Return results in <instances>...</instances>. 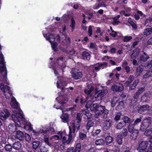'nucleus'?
<instances>
[{
    "instance_id": "1",
    "label": "nucleus",
    "mask_w": 152,
    "mask_h": 152,
    "mask_svg": "<svg viewBox=\"0 0 152 152\" xmlns=\"http://www.w3.org/2000/svg\"><path fill=\"white\" fill-rule=\"evenodd\" d=\"M11 104L12 107V110L14 114L12 115L11 119L16 123L18 126H20L21 123L24 125H26V122L25 118L24 117L23 112L18 107V102L13 96H12L11 99Z\"/></svg>"
},
{
    "instance_id": "2",
    "label": "nucleus",
    "mask_w": 152,
    "mask_h": 152,
    "mask_svg": "<svg viewBox=\"0 0 152 152\" xmlns=\"http://www.w3.org/2000/svg\"><path fill=\"white\" fill-rule=\"evenodd\" d=\"M151 119L150 117H148L144 119L141 122L140 130L142 131H145L150 125L151 123Z\"/></svg>"
},
{
    "instance_id": "3",
    "label": "nucleus",
    "mask_w": 152,
    "mask_h": 152,
    "mask_svg": "<svg viewBox=\"0 0 152 152\" xmlns=\"http://www.w3.org/2000/svg\"><path fill=\"white\" fill-rule=\"evenodd\" d=\"M70 73L72 77L75 80L80 79L83 76L82 72L79 70L75 68L72 69Z\"/></svg>"
},
{
    "instance_id": "4",
    "label": "nucleus",
    "mask_w": 152,
    "mask_h": 152,
    "mask_svg": "<svg viewBox=\"0 0 152 152\" xmlns=\"http://www.w3.org/2000/svg\"><path fill=\"white\" fill-rule=\"evenodd\" d=\"M70 126H69V132L71 134L73 133L75 134L76 130H79L80 128V124H78L77 125V123L75 121H73L70 123Z\"/></svg>"
},
{
    "instance_id": "5",
    "label": "nucleus",
    "mask_w": 152,
    "mask_h": 152,
    "mask_svg": "<svg viewBox=\"0 0 152 152\" xmlns=\"http://www.w3.org/2000/svg\"><path fill=\"white\" fill-rule=\"evenodd\" d=\"M107 93V90L106 89L99 91L96 92L94 95V97L95 98L98 99V100L101 99L102 98L105 96Z\"/></svg>"
},
{
    "instance_id": "6",
    "label": "nucleus",
    "mask_w": 152,
    "mask_h": 152,
    "mask_svg": "<svg viewBox=\"0 0 152 152\" xmlns=\"http://www.w3.org/2000/svg\"><path fill=\"white\" fill-rule=\"evenodd\" d=\"M74 135L69 132V134L66 136H64L62 138V142L64 143L69 144L71 142H72V139Z\"/></svg>"
},
{
    "instance_id": "7",
    "label": "nucleus",
    "mask_w": 152,
    "mask_h": 152,
    "mask_svg": "<svg viewBox=\"0 0 152 152\" xmlns=\"http://www.w3.org/2000/svg\"><path fill=\"white\" fill-rule=\"evenodd\" d=\"M124 89V87L122 84L117 83L113 86L111 87V89L113 91H115L117 92H120Z\"/></svg>"
},
{
    "instance_id": "8",
    "label": "nucleus",
    "mask_w": 152,
    "mask_h": 152,
    "mask_svg": "<svg viewBox=\"0 0 152 152\" xmlns=\"http://www.w3.org/2000/svg\"><path fill=\"white\" fill-rule=\"evenodd\" d=\"M112 121V120L107 119L104 120L103 123V129L104 131H106L111 127Z\"/></svg>"
},
{
    "instance_id": "9",
    "label": "nucleus",
    "mask_w": 152,
    "mask_h": 152,
    "mask_svg": "<svg viewBox=\"0 0 152 152\" xmlns=\"http://www.w3.org/2000/svg\"><path fill=\"white\" fill-rule=\"evenodd\" d=\"M104 106L98 104L97 109L95 112V113L98 115L102 114L106 110Z\"/></svg>"
},
{
    "instance_id": "10",
    "label": "nucleus",
    "mask_w": 152,
    "mask_h": 152,
    "mask_svg": "<svg viewBox=\"0 0 152 152\" xmlns=\"http://www.w3.org/2000/svg\"><path fill=\"white\" fill-rule=\"evenodd\" d=\"M10 115L9 111L7 109L4 110L3 112L0 114V118L3 121L5 120Z\"/></svg>"
},
{
    "instance_id": "11",
    "label": "nucleus",
    "mask_w": 152,
    "mask_h": 152,
    "mask_svg": "<svg viewBox=\"0 0 152 152\" xmlns=\"http://www.w3.org/2000/svg\"><path fill=\"white\" fill-rule=\"evenodd\" d=\"M148 145V142L147 141H143L141 139L139 140L138 142V148L146 149Z\"/></svg>"
},
{
    "instance_id": "12",
    "label": "nucleus",
    "mask_w": 152,
    "mask_h": 152,
    "mask_svg": "<svg viewBox=\"0 0 152 152\" xmlns=\"http://www.w3.org/2000/svg\"><path fill=\"white\" fill-rule=\"evenodd\" d=\"M139 131L138 129H134V130L131 133L130 135V138L133 140H135L139 134Z\"/></svg>"
},
{
    "instance_id": "13",
    "label": "nucleus",
    "mask_w": 152,
    "mask_h": 152,
    "mask_svg": "<svg viewBox=\"0 0 152 152\" xmlns=\"http://www.w3.org/2000/svg\"><path fill=\"white\" fill-rule=\"evenodd\" d=\"M67 84V83L65 81H63L61 82V81H60L59 82L57 81V87L58 88H61V91L63 93L64 92L63 89L64 87Z\"/></svg>"
},
{
    "instance_id": "14",
    "label": "nucleus",
    "mask_w": 152,
    "mask_h": 152,
    "mask_svg": "<svg viewBox=\"0 0 152 152\" xmlns=\"http://www.w3.org/2000/svg\"><path fill=\"white\" fill-rule=\"evenodd\" d=\"M123 137L122 134H117L115 135V141L119 145H121L123 142Z\"/></svg>"
},
{
    "instance_id": "15",
    "label": "nucleus",
    "mask_w": 152,
    "mask_h": 152,
    "mask_svg": "<svg viewBox=\"0 0 152 152\" xmlns=\"http://www.w3.org/2000/svg\"><path fill=\"white\" fill-rule=\"evenodd\" d=\"M15 137L20 140H23L24 138V135L23 132L20 131H18L16 132Z\"/></svg>"
},
{
    "instance_id": "16",
    "label": "nucleus",
    "mask_w": 152,
    "mask_h": 152,
    "mask_svg": "<svg viewBox=\"0 0 152 152\" xmlns=\"http://www.w3.org/2000/svg\"><path fill=\"white\" fill-rule=\"evenodd\" d=\"M122 66L127 73H128L131 71L130 67L128 66L127 62L126 60H124L123 62Z\"/></svg>"
},
{
    "instance_id": "17",
    "label": "nucleus",
    "mask_w": 152,
    "mask_h": 152,
    "mask_svg": "<svg viewBox=\"0 0 152 152\" xmlns=\"http://www.w3.org/2000/svg\"><path fill=\"white\" fill-rule=\"evenodd\" d=\"M149 106L148 104L143 105L141 106L138 110V112L140 113H142L144 111L149 109Z\"/></svg>"
},
{
    "instance_id": "18",
    "label": "nucleus",
    "mask_w": 152,
    "mask_h": 152,
    "mask_svg": "<svg viewBox=\"0 0 152 152\" xmlns=\"http://www.w3.org/2000/svg\"><path fill=\"white\" fill-rule=\"evenodd\" d=\"M8 128L11 133H13L17 130V127L15 124H10L8 125Z\"/></svg>"
},
{
    "instance_id": "19",
    "label": "nucleus",
    "mask_w": 152,
    "mask_h": 152,
    "mask_svg": "<svg viewBox=\"0 0 152 152\" xmlns=\"http://www.w3.org/2000/svg\"><path fill=\"white\" fill-rule=\"evenodd\" d=\"M3 92L5 96L7 94H9V96L10 97H11L12 95L10 87L7 86H5V89H4Z\"/></svg>"
},
{
    "instance_id": "20",
    "label": "nucleus",
    "mask_w": 152,
    "mask_h": 152,
    "mask_svg": "<svg viewBox=\"0 0 152 152\" xmlns=\"http://www.w3.org/2000/svg\"><path fill=\"white\" fill-rule=\"evenodd\" d=\"M149 58V57L146 54V53L144 52L143 54H142L140 58V61L142 62L146 61Z\"/></svg>"
},
{
    "instance_id": "21",
    "label": "nucleus",
    "mask_w": 152,
    "mask_h": 152,
    "mask_svg": "<svg viewBox=\"0 0 152 152\" xmlns=\"http://www.w3.org/2000/svg\"><path fill=\"white\" fill-rule=\"evenodd\" d=\"M121 119L123 121L125 125L126 124H129L131 122H132L133 121V120H132L129 117L126 116H124L121 118Z\"/></svg>"
},
{
    "instance_id": "22",
    "label": "nucleus",
    "mask_w": 152,
    "mask_h": 152,
    "mask_svg": "<svg viewBox=\"0 0 152 152\" xmlns=\"http://www.w3.org/2000/svg\"><path fill=\"white\" fill-rule=\"evenodd\" d=\"M61 109L62 110V112L63 113V114L61 116V118L63 122L65 123L69 121V115L66 113H63V111L61 108Z\"/></svg>"
},
{
    "instance_id": "23",
    "label": "nucleus",
    "mask_w": 152,
    "mask_h": 152,
    "mask_svg": "<svg viewBox=\"0 0 152 152\" xmlns=\"http://www.w3.org/2000/svg\"><path fill=\"white\" fill-rule=\"evenodd\" d=\"M140 49L139 48L136 49L131 55V58L133 59L136 58L139 55Z\"/></svg>"
},
{
    "instance_id": "24",
    "label": "nucleus",
    "mask_w": 152,
    "mask_h": 152,
    "mask_svg": "<svg viewBox=\"0 0 152 152\" xmlns=\"http://www.w3.org/2000/svg\"><path fill=\"white\" fill-rule=\"evenodd\" d=\"M139 80L138 79H136L135 80L133 83L129 86V90H132L134 89L136 86L139 83Z\"/></svg>"
},
{
    "instance_id": "25",
    "label": "nucleus",
    "mask_w": 152,
    "mask_h": 152,
    "mask_svg": "<svg viewBox=\"0 0 152 152\" xmlns=\"http://www.w3.org/2000/svg\"><path fill=\"white\" fill-rule=\"evenodd\" d=\"M32 148L34 150L37 149L40 144V142L38 140H35L32 142Z\"/></svg>"
},
{
    "instance_id": "26",
    "label": "nucleus",
    "mask_w": 152,
    "mask_h": 152,
    "mask_svg": "<svg viewBox=\"0 0 152 152\" xmlns=\"http://www.w3.org/2000/svg\"><path fill=\"white\" fill-rule=\"evenodd\" d=\"M12 147L16 150H19L21 148V144L20 142H15L13 144Z\"/></svg>"
},
{
    "instance_id": "27",
    "label": "nucleus",
    "mask_w": 152,
    "mask_h": 152,
    "mask_svg": "<svg viewBox=\"0 0 152 152\" xmlns=\"http://www.w3.org/2000/svg\"><path fill=\"white\" fill-rule=\"evenodd\" d=\"M82 58L83 59L89 60L90 58V55L88 52L84 51L82 54Z\"/></svg>"
},
{
    "instance_id": "28",
    "label": "nucleus",
    "mask_w": 152,
    "mask_h": 152,
    "mask_svg": "<svg viewBox=\"0 0 152 152\" xmlns=\"http://www.w3.org/2000/svg\"><path fill=\"white\" fill-rule=\"evenodd\" d=\"M148 94H144L141 98V101L142 102L148 103L149 101V98L147 96Z\"/></svg>"
},
{
    "instance_id": "29",
    "label": "nucleus",
    "mask_w": 152,
    "mask_h": 152,
    "mask_svg": "<svg viewBox=\"0 0 152 152\" xmlns=\"http://www.w3.org/2000/svg\"><path fill=\"white\" fill-rule=\"evenodd\" d=\"M152 76V69L148 70L142 77L143 79H147L150 77Z\"/></svg>"
},
{
    "instance_id": "30",
    "label": "nucleus",
    "mask_w": 152,
    "mask_h": 152,
    "mask_svg": "<svg viewBox=\"0 0 152 152\" xmlns=\"http://www.w3.org/2000/svg\"><path fill=\"white\" fill-rule=\"evenodd\" d=\"M135 125H134V124H132V122H130L129 123V125L128 126L127 129L128 132L129 133H131L132 131L134 130V128Z\"/></svg>"
},
{
    "instance_id": "31",
    "label": "nucleus",
    "mask_w": 152,
    "mask_h": 152,
    "mask_svg": "<svg viewBox=\"0 0 152 152\" xmlns=\"http://www.w3.org/2000/svg\"><path fill=\"white\" fill-rule=\"evenodd\" d=\"M82 115L81 113H77L76 117V120H77V121L76 122L77 123V124H80L82 121ZM77 125H78L77 124Z\"/></svg>"
},
{
    "instance_id": "32",
    "label": "nucleus",
    "mask_w": 152,
    "mask_h": 152,
    "mask_svg": "<svg viewBox=\"0 0 152 152\" xmlns=\"http://www.w3.org/2000/svg\"><path fill=\"white\" fill-rule=\"evenodd\" d=\"M94 124V121L92 120H89L87 124L86 128L87 130H88L90 128L93 126Z\"/></svg>"
},
{
    "instance_id": "33",
    "label": "nucleus",
    "mask_w": 152,
    "mask_h": 152,
    "mask_svg": "<svg viewBox=\"0 0 152 152\" xmlns=\"http://www.w3.org/2000/svg\"><path fill=\"white\" fill-rule=\"evenodd\" d=\"M95 143L96 145H102L104 144V142L103 139H100L96 140Z\"/></svg>"
},
{
    "instance_id": "34",
    "label": "nucleus",
    "mask_w": 152,
    "mask_h": 152,
    "mask_svg": "<svg viewBox=\"0 0 152 152\" xmlns=\"http://www.w3.org/2000/svg\"><path fill=\"white\" fill-rule=\"evenodd\" d=\"M50 42L51 44L52 48L55 51H56L57 50V43L55 42H52L51 41H50Z\"/></svg>"
},
{
    "instance_id": "35",
    "label": "nucleus",
    "mask_w": 152,
    "mask_h": 152,
    "mask_svg": "<svg viewBox=\"0 0 152 152\" xmlns=\"http://www.w3.org/2000/svg\"><path fill=\"white\" fill-rule=\"evenodd\" d=\"M125 126L126 125L124 124V123L122 122H120L117 124L115 127L117 129H121Z\"/></svg>"
},
{
    "instance_id": "36",
    "label": "nucleus",
    "mask_w": 152,
    "mask_h": 152,
    "mask_svg": "<svg viewBox=\"0 0 152 152\" xmlns=\"http://www.w3.org/2000/svg\"><path fill=\"white\" fill-rule=\"evenodd\" d=\"M137 102L136 100H134V99H132L131 102L129 103V107L134 109L137 107L136 103Z\"/></svg>"
},
{
    "instance_id": "37",
    "label": "nucleus",
    "mask_w": 152,
    "mask_h": 152,
    "mask_svg": "<svg viewBox=\"0 0 152 152\" xmlns=\"http://www.w3.org/2000/svg\"><path fill=\"white\" fill-rule=\"evenodd\" d=\"M81 148V145L80 143H77L74 149V152H80Z\"/></svg>"
},
{
    "instance_id": "38",
    "label": "nucleus",
    "mask_w": 152,
    "mask_h": 152,
    "mask_svg": "<svg viewBox=\"0 0 152 152\" xmlns=\"http://www.w3.org/2000/svg\"><path fill=\"white\" fill-rule=\"evenodd\" d=\"M93 90L94 87L91 86L90 88H87L85 89L84 90V91L86 94H87V95H88Z\"/></svg>"
},
{
    "instance_id": "39",
    "label": "nucleus",
    "mask_w": 152,
    "mask_h": 152,
    "mask_svg": "<svg viewBox=\"0 0 152 152\" xmlns=\"http://www.w3.org/2000/svg\"><path fill=\"white\" fill-rule=\"evenodd\" d=\"M33 133H35V134L38 135L40 133L43 134H46L47 131L46 130H44L43 129H40L38 132H36L33 130H32Z\"/></svg>"
},
{
    "instance_id": "40",
    "label": "nucleus",
    "mask_w": 152,
    "mask_h": 152,
    "mask_svg": "<svg viewBox=\"0 0 152 152\" xmlns=\"http://www.w3.org/2000/svg\"><path fill=\"white\" fill-rule=\"evenodd\" d=\"M98 105V104L97 103L93 104L90 108V110L91 111H94L95 112L97 107Z\"/></svg>"
},
{
    "instance_id": "41",
    "label": "nucleus",
    "mask_w": 152,
    "mask_h": 152,
    "mask_svg": "<svg viewBox=\"0 0 152 152\" xmlns=\"http://www.w3.org/2000/svg\"><path fill=\"white\" fill-rule=\"evenodd\" d=\"M102 6H104V7H106V5L104 2L99 3L98 5L96 4L93 8L94 9H97L99 8L100 7Z\"/></svg>"
},
{
    "instance_id": "42",
    "label": "nucleus",
    "mask_w": 152,
    "mask_h": 152,
    "mask_svg": "<svg viewBox=\"0 0 152 152\" xmlns=\"http://www.w3.org/2000/svg\"><path fill=\"white\" fill-rule=\"evenodd\" d=\"M143 70V66H140L137 69V75H140Z\"/></svg>"
},
{
    "instance_id": "43",
    "label": "nucleus",
    "mask_w": 152,
    "mask_h": 152,
    "mask_svg": "<svg viewBox=\"0 0 152 152\" xmlns=\"http://www.w3.org/2000/svg\"><path fill=\"white\" fill-rule=\"evenodd\" d=\"M127 129L125 128H124L121 131L122 134L123 135V137H126L128 134V132Z\"/></svg>"
},
{
    "instance_id": "44",
    "label": "nucleus",
    "mask_w": 152,
    "mask_h": 152,
    "mask_svg": "<svg viewBox=\"0 0 152 152\" xmlns=\"http://www.w3.org/2000/svg\"><path fill=\"white\" fill-rule=\"evenodd\" d=\"M105 140L107 143H110L112 142L113 138L111 136H108L106 137Z\"/></svg>"
},
{
    "instance_id": "45",
    "label": "nucleus",
    "mask_w": 152,
    "mask_h": 152,
    "mask_svg": "<svg viewBox=\"0 0 152 152\" xmlns=\"http://www.w3.org/2000/svg\"><path fill=\"white\" fill-rule=\"evenodd\" d=\"M152 133V129H147L144 132V134L147 136H150Z\"/></svg>"
},
{
    "instance_id": "46",
    "label": "nucleus",
    "mask_w": 152,
    "mask_h": 152,
    "mask_svg": "<svg viewBox=\"0 0 152 152\" xmlns=\"http://www.w3.org/2000/svg\"><path fill=\"white\" fill-rule=\"evenodd\" d=\"M124 107V104L123 101L119 102V104L117 105V108L118 109H121Z\"/></svg>"
},
{
    "instance_id": "47",
    "label": "nucleus",
    "mask_w": 152,
    "mask_h": 152,
    "mask_svg": "<svg viewBox=\"0 0 152 152\" xmlns=\"http://www.w3.org/2000/svg\"><path fill=\"white\" fill-rule=\"evenodd\" d=\"M121 115L122 113L121 112L118 113L114 118V120L115 121H118L120 120Z\"/></svg>"
},
{
    "instance_id": "48",
    "label": "nucleus",
    "mask_w": 152,
    "mask_h": 152,
    "mask_svg": "<svg viewBox=\"0 0 152 152\" xmlns=\"http://www.w3.org/2000/svg\"><path fill=\"white\" fill-rule=\"evenodd\" d=\"M4 148L6 151H11L12 149V146L9 144H7L5 145Z\"/></svg>"
},
{
    "instance_id": "49",
    "label": "nucleus",
    "mask_w": 152,
    "mask_h": 152,
    "mask_svg": "<svg viewBox=\"0 0 152 152\" xmlns=\"http://www.w3.org/2000/svg\"><path fill=\"white\" fill-rule=\"evenodd\" d=\"M41 152H47L48 151V149L45 146H39Z\"/></svg>"
},
{
    "instance_id": "50",
    "label": "nucleus",
    "mask_w": 152,
    "mask_h": 152,
    "mask_svg": "<svg viewBox=\"0 0 152 152\" xmlns=\"http://www.w3.org/2000/svg\"><path fill=\"white\" fill-rule=\"evenodd\" d=\"M79 137L82 140H84L86 138V134L82 132H80L79 133Z\"/></svg>"
},
{
    "instance_id": "51",
    "label": "nucleus",
    "mask_w": 152,
    "mask_h": 152,
    "mask_svg": "<svg viewBox=\"0 0 152 152\" xmlns=\"http://www.w3.org/2000/svg\"><path fill=\"white\" fill-rule=\"evenodd\" d=\"M44 141L48 145L51 146V144L49 141V138L47 136H45L44 137Z\"/></svg>"
},
{
    "instance_id": "52",
    "label": "nucleus",
    "mask_w": 152,
    "mask_h": 152,
    "mask_svg": "<svg viewBox=\"0 0 152 152\" xmlns=\"http://www.w3.org/2000/svg\"><path fill=\"white\" fill-rule=\"evenodd\" d=\"M93 103V102L91 100H89L87 102L86 105V107L88 109L90 108L92 105Z\"/></svg>"
},
{
    "instance_id": "53",
    "label": "nucleus",
    "mask_w": 152,
    "mask_h": 152,
    "mask_svg": "<svg viewBox=\"0 0 152 152\" xmlns=\"http://www.w3.org/2000/svg\"><path fill=\"white\" fill-rule=\"evenodd\" d=\"M142 117H140L139 118H137L134 121V125H136L138 123L142 121Z\"/></svg>"
},
{
    "instance_id": "54",
    "label": "nucleus",
    "mask_w": 152,
    "mask_h": 152,
    "mask_svg": "<svg viewBox=\"0 0 152 152\" xmlns=\"http://www.w3.org/2000/svg\"><path fill=\"white\" fill-rule=\"evenodd\" d=\"M143 34L146 36H148L150 34L149 29L148 28L145 29L143 32Z\"/></svg>"
},
{
    "instance_id": "55",
    "label": "nucleus",
    "mask_w": 152,
    "mask_h": 152,
    "mask_svg": "<svg viewBox=\"0 0 152 152\" xmlns=\"http://www.w3.org/2000/svg\"><path fill=\"white\" fill-rule=\"evenodd\" d=\"M5 69V67L4 64H2L0 63V74Z\"/></svg>"
},
{
    "instance_id": "56",
    "label": "nucleus",
    "mask_w": 152,
    "mask_h": 152,
    "mask_svg": "<svg viewBox=\"0 0 152 152\" xmlns=\"http://www.w3.org/2000/svg\"><path fill=\"white\" fill-rule=\"evenodd\" d=\"M109 111L107 110H106L104 112V114L103 115H102V118H103L106 119L108 117V114L109 113Z\"/></svg>"
},
{
    "instance_id": "57",
    "label": "nucleus",
    "mask_w": 152,
    "mask_h": 152,
    "mask_svg": "<svg viewBox=\"0 0 152 152\" xmlns=\"http://www.w3.org/2000/svg\"><path fill=\"white\" fill-rule=\"evenodd\" d=\"M24 137L26 140L28 142H29L31 139V137L30 135L27 133L25 134L24 135Z\"/></svg>"
},
{
    "instance_id": "58",
    "label": "nucleus",
    "mask_w": 152,
    "mask_h": 152,
    "mask_svg": "<svg viewBox=\"0 0 152 152\" xmlns=\"http://www.w3.org/2000/svg\"><path fill=\"white\" fill-rule=\"evenodd\" d=\"M71 24L70 25V26L72 28V31H73L74 27L75 26V22L73 18H72L71 19Z\"/></svg>"
},
{
    "instance_id": "59",
    "label": "nucleus",
    "mask_w": 152,
    "mask_h": 152,
    "mask_svg": "<svg viewBox=\"0 0 152 152\" xmlns=\"http://www.w3.org/2000/svg\"><path fill=\"white\" fill-rule=\"evenodd\" d=\"M132 38L131 36H125L123 40L124 42H127L130 40Z\"/></svg>"
},
{
    "instance_id": "60",
    "label": "nucleus",
    "mask_w": 152,
    "mask_h": 152,
    "mask_svg": "<svg viewBox=\"0 0 152 152\" xmlns=\"http://www.w3.org/2000/svg\"><path fill=\"white\" fill-rule=\"evenodd\" d=\"M145 91L144 88H139L137 93L140 95L142 93Z\"/></svg>"
},
{
    "instance_id": "61",
    "label": "nucleus",
    "mask_w": 152,
    "mask_h": 152,
    "mask_svg": "<svg viewBox=\"0 0 152 152\" xmlns=\"http://www.w3.org/2000/svg\"><path fill=\"white\" fill-rule=\"evenodd\" d=\"M146 66L149 68H150L152 67V60L148 62Z\"/></svg>"
},
{
    "instance_id": "62",
    "label": "nucleus",
    "mask_w": 152,
    "mask_h": 152,
    "mask_svg": "<svg viewBox=\"0 0 152 152\" xmlns=\"http://www.w3.org/2000/svg\"><path fill=\"white\" fill-rule=\"evenodd\" d=\"M53 34H48V37H46V39L47 40H49L50 42V39L53 38Z\"/></svg>"
},
{
    "instance_id": "63",
    "label": "nucleus",
    "mask_w": 152,
    "mask_h": 152,
    "mask_svg": "<svg viewBox=\"0 0 152 152\" xmlns=\"http://www.w3.org/2000/svg\"><path fill=\"white\" fill-rule=\"evenodd\" d=\"M66 152H74V148L73 147H70L68 148Z\"/></svg>"
},
{
    "instance_id": "64",
    "label": "nucleus",
    "mask_w": 152,
    "mask_h": 152,
    "mask_svg": "<svg viewBox=\"0 0 152 152\" xmlns=\"http://www.w3.org/2000/svg\"><path fill=\"white\" fill-rule=\"evenodd\" d=\"M146 152H152V144H151L149 146Z\"/></svg>"
}]
</instances>
